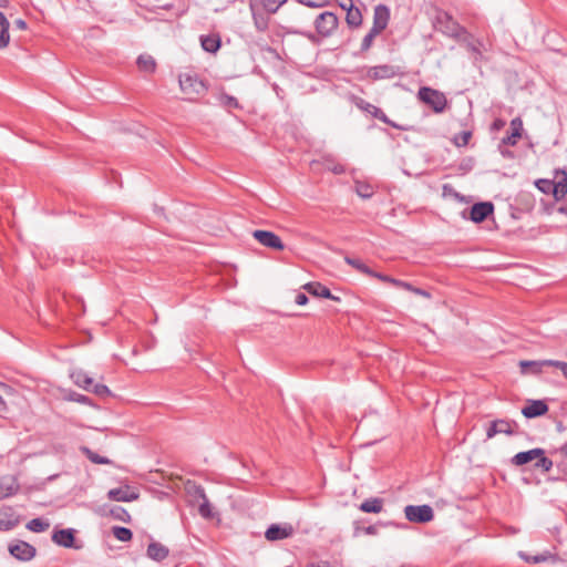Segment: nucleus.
Wrapping results in <instances>:
<instances>
[{
  "label": "nucleus",
  "mask_w": 567,
  "mask_h": 567,
  "mask_svg": "<svg viewBox=\"0 0 567 567\" xmlns=\"http://www.w3.org/2000/svg\"><path fill=\"white\" fill-rule=\"evenodd\" d=\"M288 0H249L255 28L265 32L269 27L268 14L276 13Z\"/></svg>",
  "instance_id": "nucleus-1"
},
{
  "label": "nucleus",
  "mask_w": 567,
  "mask_h": 567,
  "mask_svg": "<svg viewBox=\"0 0 567 567\" xmlns=\"http://www.w3.org/2000/svg\"><path fill=\"white\" fill-rule=\"evenodd\" d=\"M511 462L515 466L534 463V467L543 472H549L553 467V461L548 458L545 455V451L539 447L519 452L512 457Z\"/></svg>",
  "instance_id": "nucleus-2"
},
{
  "label": "nucleus",
  "mask_w": 567,
  "mask_h": 567,
  "mask_svg": "<svg viewBox=\"0 0 567 567\" xmlns=\"http://www.w3.org/2000/svg\"><path fill=\"white\" fill-rule=\"evenodd\" d=\"M417 99L431 107L435 113L444 112L447 106V100L444 93L429 86H422L419 89Z\"/></svg>",
  "instance_id": "nucleus-3"
},
{
  "label": "nucleus",
  "mask_w": 567,
  "mask_h": 567,
  "mask_svg": "<svg viewBox=\"0 0 567 567\" xmlns=\"http://www.w3.org/2000/svg\"><path fill=\"white\" fill-rule=\"evenodd\" d=\"M358 72L360 79L370 81L392 79L399 74L398 70L390 64L363 66Z\"/></svg>",
  "instance_id": "nucleus-4"
},
{
  "label": "nucleus",
  "mask_w": 567,
  "mask_h": 567,
  "mask_svg": "<svg viewBox=\"0 0 567 567\" xmlns=\"http://www.w3.org/2000/svg\"><path fill=\"white\" fill-rule=\"evenodd\" d=\"M179 86L184 94L189 99H195L203 95L207 87L205 83L197 78V75L182 74L179 76Z\"/></svg>",
  "instance_id": "nucleus-5"
},
{
  "label": "nucleus",
  "mask_w": 567,
  "mask_h": 567,
  "mask_svg": "<svg viewBox=\"0 0 567 567\" xmlns=\"http://www.w3.org/2000/svg\"><path fill=\"white\" fill-rule=\"evenodd\" d=\"M338 24L337 14L330 11L320 13L315 20L316 30L323 38L330 37L337 30Z\"/></svg>",
  "instance_id": "nucleus-6"
},
{
  "label": "nucleus",
  "mask_w": 567,
  "mask_h": 567,
  "mask_svg": "<svg viewBox=\"0 0 567 567\" xmlns=\"http://www.w3.org/2000/svg\"><path fill=\"white\" fill-rule=\"evenodd\" d=\"M405 518L412 523H429L434 514L430 505H408L404 508Z\"/></svg>",
  "instance_id": "nucleus-7"
},
{
  "label": "nucleus",
  "mask_w": 567,
  "mask_h": 567,
  "mask_svg": "<svg viewBox=\"0 0 567 567\" xmlns=\"http://www.w3.org/2000/svg\"><path fill=\"white\" fill-rule=\"evenodd\" d=\"M252 237L262 246L275 250H282L285 248L280 237L272 231L255 230Z\"/></svg>",
  "instance_id": "nucleus-8"
},
{
  "label": "nucleus",
  "mask_w": 567,
  "mask_h": 567,
  "mask_svg": "<svg viewBox=\"0 0 567 567\" xmlns=\"http://www.w3.org/2000/svg\"><path fill=\"white\" fill-rule=\"evenodd\" d=\"M9 553L21 561H29L35 556V548L27 542L18 540L9 545Z\"/></svg>",
  "instance_id": "nucleus-9"
},
{
  "label": "nucleus",
  "mask_w": 567,
  "mask_h": 567,
  "mask_svg": "<svg viewBox=\"0 0 567 567\" xmlns=\"http://www.w3.org/2000/svg\"><path fill=\"white\" fill-rule=\"evenodd\" d=\"M21 516L12 508L3 506L0 508V532H8L20 524Z\"/></svg>",
  "instance_id": "nucleus-10"
},
{
  "label": "nucleus",
  "mask_w": 567,
  "mask_h": 567,
  "mask_svg": "<svg viewBox=\"0 0 567 567\" xmlns=\"http://www.w3.org/2000/svg\"><path fill=\"white\" fill-rule=\"evenodd\" d=\"M355 106L369 114H371L373 117L382 121L385 124H389L393 127H398L396 124H394L390 118L385 115V113L378 106L364 101L363 99H357Z\"/></svg>",
  "instance_id": "nucleus-11"
},
{
  "label": "nucleus",
  "mask_w": 567,
  "mask_h": 567,
  "mask_svg": "<svg viewBox=\"0 0 567 567\" xmlns=\"http://www.w3.org/2000/svg\"><path fill=\"white\" fill-rule=\"evenodd\" d=\"M548 412V405L543 400H528L522 409V414L527 419L542 416Z\"/></svg>",
  "instance_id": "nucleus-12"
},
{
  "label": "nucleus",
  "mask_w": 567,
  "mask_h": 567,
  "mask_svg": "<svg viewBox=\"0 0 567 567\" xmlns=\"http://www.w3.org/2000/svg\"><path fill=\"white\" fill-rule=\"evenodd\" d=\"M494 210V206L489 202L476 203L471 207L470 218L474 223H481L487 218Z\"/></svg>",
  "instance_id": "nucleus-13"
},
{
  "label": "nucleus",
  "mask_w": 567,
  "mask_h": 567,
  "mask_svg": "<svg viewBox=\"0 0 567 567\" xmlns=\"http://www.w3.org/2000/svg\"><path fill=\"white\" fill-rule=\"evenodd\" d=\"M302 288L313 297H321V298L331 299L334 301L340 300V298L337 296H333L331 293V291L326 286H323L322 284L317 282V281L307 282L306 285L302 286Z\"/></svg>",
  "instance_id": "nucleus-14"
},
{
  "label": "nucleus",
  "mask_w": 567,
  "mask_h": 567,
  "mask_svg": "<svg viewBox=\"0 0 567 567\" xmlns=\"http://www.w3.org/2000/svg\"><path fill=\"white\" fill-rule=\"evenodd\" d=\"M390 11L386 6L379 4L374 8L372 28L382 32L389 23Z\"/></svg>",
  "instance_id": "nucleus-15"
},
{
  "label": "nucleus",
  "mask_w": 567,
  "mask_h": 567,
  "mask_svg": "<svg viewBox=\"0 0 567 567\" xmlns=\"http://www.w3.org/2000/svg\"><path fill=\"white\" fill-rule=\"evenodd\" d=\"M292 533L293 528L291 525L279 526L274 524L268 527V529L265 533V536L268 540L274 542L288 538L292 535Z\"/></svg>",
  "instance_id": "nucleus-16"
},
{
  "label": "nucleus",
  "mask_w": 567,
  "mask_h": 567,
  "mask_svg": "<svg viewBox=\"0 0 567 567\" xmlns=\"http://www.w3.org/2000/svg\"><path fill=\"white\" fill-rule=\"evenodd\" d=\"M74 539V530L72 528L59 529L52 535L53 543L64 548L75 547Z\"/></svg>",
  "instance_id": "nucleus-17"
},
{
  "label": "nucleus",
  "mask_w": 567,
  "mask_h": 567,
  "mask_svg": "<svg viewBox=\"0 0 567 567\" xmlns=\"http://www.w3.org/2000/svg\"><path fill=\"white\" fill-rule=\"evenodd\" d=\"M512 133L503 138V144L515 146L523 133V121L520 117H515L511 121Z\"/></svg>",
  "instance_id": "nucleus-18"
},
{
  "label": "nucleus",
  "mask_w": 567,
  "mask_h": 567,
  "mask_svg": "<svg viewBox=\"0 0 567 567\" xmlns=\"http://www.w3.org/2000/svg\"><path fill=\"white\" fill-rule=\"evenodd\" d=\"M465 47L472 53L475 62L484 60V52L487 51V48L481 40L470 39L466 41Z\"/></svg>",
  "instance_id": "nucleus-19"
},
{
  "label": "nucleus",
  "mask_w": 567,
  "mask_h": 567,
  "mask_svg": "<svg viewBox=\"0 0 567 567\" xmlns=\"http://www.w3.org/2000/svg\"><path fill=\"white\" fill-rule=\"evenodd\" d=\"M179 484L183 485L186 496H205V488L195 481L178 478L175 485L179 487Z\"/></svg>",
  "instance_id": "nucleus-20"
},
{
  "label": "nucleus",
  "mask_w": 567,
  "mask_h": 567,
  "mask_svg": "<svg viewBox=\"0 0 567 567\" xmlns=\"http://www.w3.org/2000/svg\"><path fill=\"white\" fill-rule=\"evenodd\" d=\"M553 196L556 200L563 199L567 194V174L563 172L556 176V181H553Z\"/></svg>",
  "instance_id": "nucleus-21"
},
{
  "label": "nucleus",
  "mask_w": 567,
  "mask_h": 567,
  "mask_svg": "<svg viewBox=\"0 0 567 567\" xmlns=\"http://www.w3.org/2000/svg\"><path fill=\"white\" fill-rule=\"evenodd\" d=\"M349 6L341 3L343 9H347L346 20L350 27H359L362 23V14L358 8H354L351 0H348Z\"/></svg>",
  "instance_id": "nucleus-22"
},
{
  "label": "nucleus",
  "mask_w": 567,
  "mask_h": 567,
  "mask_svg": "<svg viewBox=\"0 0 567 567\" xmlns=\"http://www.w3.org/2000/svg\"><path fill=\"white\" fill-rule=\"evenodd\" d=\"M18 492V484L12 476L0 478V496H13Z\"/></svg>",
  "instance_id": "nucleus-23"
},
{
  "label": "nucleus",
  "mask_w": 567,
  "mask_h": 567,
  "mask_svg": "<svg viewBox=\"0 0 567 567\" xmlns=\"http://www.w3.org/2000/svg\"><path fill=\"white\" fill-rule=\"evenodd\" d=\"M147 556L156 561H162L168 556V549L159 543H151L147 547Z\"/></svg>",
  "instance_id": "nucleus-24"
},
{
  "label": "nucleus",
  "mask_w": 567,
  "mask_h": 567,
  "mask_svg": "<svg viewBox=\"0 0 567 567\" xmlns=\"http://www.w3.org/2000/svg\"><path fill=\"white\" fill-rule=\"evenodd\" d=\"M71 377L78 386L83 388L86 391L91 390V386L93 385V379L89 377L87 373L79 370L73 372Z\"/></svg>",
  "instance_id": "nucleus-25"
},
{
  "label": "nucleus",
  "mask_w": 567,
  "mask_h": 567,
  "mask_svg": "<svg viewBox=\"0 0 567 567\" xmlns=\"http://www.w3.org/2000/svg\"><path fill=\"white\" fill-rule=\"evenodd\" d=\"M9 28L10 23L8 19L0 12V49L6 48L10 42Z\"/></svg>",
  "instance_id": "nucleus-26"
},
{
  "label": "nucleus",
  "mask_w": 567,
  "mask_h": 567,
  "mask_svg": "<svg viewBox=\"0 0 567 567\" xmlns=\"http://www.w3.org/2000/svg\"><path fill=\"white\" fill-rule=\"evenodd\" d=\"M200 43L205 51L215 53L220 47V39L218 35H203Z\"/></svg>",
  "instance_id": "nucleus-27"
},
{
  "label": "nucleus",
  "mask_w": 567,
  "mask_h": 567,
  "mask_svg": "<svg viewBox=\"0 0 567 567\" xmlns=\"http://www.w3.org/2000/svg\"><path fill=\"white\" fill-rule=\"evenodd\" d=\"M137 66L143 72L152 73L155 71L156 62L152 55L142 54L137 59Z\"/></svg>",
  "instance_id": "nucleus-28"
},
{
  "label": "nucleus",
  "mask_w": 567,
  "mask_h": 567,
  "mask_svg": "<svg viewBox=\"0 0 567 567\" xmlns=\"http://www.w3.org/2000/svg\"><path fill=\"white\" fill-rule=\"evenodd\" d=\"M359 508L365 513H380L383 508V499L382 498H371L369 501L363 502Z\"/></svg>",
  "instance_id": "nucleus-29"
},
{
  "label": "nucleus",
  "mask_w": 567,
  "mask_h": 567,
  "mask_svg": "<svg viewBox=\"0 0 567 567\" xmlns=\"http://www.w3.org/2000/svg\"><path fill=\"white\" fill-rule=\"evenodd\" d=\"M546 361H520L519 365L523 372L540 373L544 367H549Z\"/></svg>",
  "instance_id": "nucleus-30"
},
{
  "label": "nucleus",
  "mask_w": 567,
  "mask_h": 567,
  "mask_svg": "<svg viewBox=\"0 0 567 567\" xmlns=\"http://www.w3.org/2000/svg\"><path fill=\"white\" fill-rule=\"evenodd\" d=\"M204 502L198 505V513L203 518L214 519L218 516L213 505L208 502V498H203Z\"/></svg>",
  "instance_id": "nucleus-31"
},
{
  "label": "nucleus",
  "mask_w": 567,
  "mask_h": 567,
  "mask_svg": "<svg viewBox=\"0 0 567 567\" xmlns=\"http://www.w3.org/2000/svg\"><path fill=\"white\" fill-rule=\"evenodd\" d=\"M50 527V523L43 518H33L27 524V528L33 533L45 532Z\"/></svg>",
  "instance_id": "nucleus-32"
},
{
  "label": "nucleus",
  "mask_w": 567,
  "mask_h": 567,
  "mask_svg": "<svg viewBox=\"0 0 567 567\" xmlns=\"http://www.w3.org/2000/svg\"><path fill=\"white\" fill-rule=\"evenodd\" d=\"M518 555L524 561L529 563V564L544 563V561H547L551 557V555L548 551H545L544 554H539V555H529L524 551H519Z\"/></svg>",
  "instance_id": "nucleus-33"
},
{
  "label": "nucleus",
  "mask_w": 567,
  "mask_h": 567,
  "mask_svg": "<svg viewBox=\"0 0 567 567\" xmlns=\"http://www.w3.org/2000/svg\"><path fill=\"white\" fill-rule=\"evenodd\" d=\"M354 187L355 193L362 198H370L374 194L372 185L367 182L357 181Z\"/></svg>",
  "instance_id": "nucleus-34"
},
{
  "label": "nucleus",
  "mask_w": 567,
  "mask_h": 567,
  "mask_svg": "<svg viewBox=\"0 0 567 567\" xmlns=\"http://www.w3.org/2000/svg\"><path fill=\"white\" fill-rule=\"evenodd\" d=\"M344 261L352 266L354 269H357L358 271L367 275V276H370L372 274V269L369 268L362 260L358 259V258H351V257H346L344 258Z\"/></svg>",
  "instance_id": "nucleus-35"
},
{
  "label": "nucleus",
  "mask_w": 567,
  "mask_h": 567,
  "mask_svg": "<svg viewBox=\"0 0 567 567\" xmlns=\"http://www.w3.org/2000/svg\"><path fill=\"white\" fill-rule=\"evenodd\" d=\"M106 496H138L137 492L128 485H123L118 488H112L107 492Z\"/></svg>",
  "instance_id": "nucleus-36"
},
{
  "label": "nucleus",
  "mask_w": 567,
  "mask_h": 567,
  "mask_svg": "<svg viewBox=\"0 0 567 567\" xmlns=\"http://www.w3.org/2000/svg\"><path fill=\"white\" fill-rule=\"evenodd\" d=\"M112 533L114 537L120 542H128L132 539L133 536L132 532L128 528L121 526H114L112 528Z\"/></svg>",
  "instance_id": "nucleus-37"
},
{
  "label": "nucleus",
  "mask_w": 567,
  "mask_h": 567,
  "mask_svg": "<svg viewBox=\"0 0 567 567\" xmlns=\"http://www.w3.org/2000/svg\"><path fill=\"white\" fill-rule=\"evenodd\" d=\"M380 33H381L380 31L371 28L370 31L365 34V37L362 40L361 51H363V52L368 51L372 47L375 37L379 35Z\"/></svg>",
  "instance_id": "nucleus-38"
},
{
  "label": "nucleus",
  "mask_w": 567,
  "mask_h": 567,
  "mask_svg": "<svg viewBox=\"0 0 567 567\" xmlns=\"http://www.w3.org/2000/svg\"><path fill=\"white\" fill-rule=\"evenodd\" d=\"M495 422H496L498 434L503 433V434L512 435L514 433V430H513V426L515 424L514 422L508 421V420H496Z\"/></svg>",
  "instance_id": "nucleus-39"
},
{
  "label": "nucleus",
  "mask_w": 567,
  "mask_h": 567,
  "mask_svg": "<svg viewBox=\"0 0 567 567\" xmlns=\"http://www.w3.org/2000/svg\"><path fill=\"white\" fill-rule=\"evenodd\" d=\"M109 514L112 515L115 519L124 523L130 520V514L121 506H114L110 508Z\"/></svg>",
  "instance_id": "nucleus-40"
},
{
  "label": "nucleus",
  "mask_w": 567,
  "mask_h": 567,
  "mask_svg": "<svg viewBox=\"0 0 567 567\" xmlns=\"http://www.w3.org/2000/svg\"><path fill=\"white\" fill-rule=\"evenodd\" d=\"M471 137L472 133L470 131H463L454 136L453 143L457 147H464L468 144Z\"/></svg>",
  "instance_id": "nucleus-41"
},
{
  "label": "nucleus",
  "mask_w": 567,
  "mask_h": 567,
  "mask_svg": "<svg viewBox=\"0 0 567 567\" xmlns=\"http://www.w3.org/2000/svg\"><path fill=\"white\" fill-rule=\"evenodd\" d=\"M84 452H85L87 458L95 464H109L110 463L109 458L101 456L97 453H95L89 449H84Z\"/></svg>",
  "instance_id": "nucleus-42"
},
{
  "label": "nucleus",
  "mask_w": 567,
  "mask_h": 567,
  "mask_svg": "<svg viewBox=\"0 0 567 567\" xmlns=\"http://www.w3.org/2000/svg\"><path fill=\"white\" fill-rule=\"evenodd\" d=\"M90 391L99 396H106V395H110V393H111L106 385L101 384V383H94V382H93V385L91 386Z\"/></svg>",
  "instance_id": "nucleus-43"
},
{
  "label": "nucleus",
  "mask_w": 567,
  "mask_h": 567,
  "mask_svg": "<svg viewBox=\"0 0 567 567\" xmlns=\"http://www.w3.org/2000/svg\"><path fill=\"white\" fill-rule=\"evenodd\" d=\"M551 185H553V181H549V179H539L536 182L537 188L545 194H549V193L553 194Z\"/></svg>",
  "instance_id": "nucleus-44"
},
{
  "label": "nucleus",
  "mask_w": 567,
  "mask_h": 567,
  "mask_svg": "<svg viewBox=\"0 0 567 567\" xmlns=\"http://www.w3.org/2000/svg\"><path fill=\"white\" fill-rule=\"evenodd\" d=\"M379 526H385V524L380 523V524H375V525H369L362 529L357 527L354 535L357 536L360 530H362L365 535H377L378 530H379Z\"/></svg>",
  "instance_id": "nucleus-45"
},
{
  "label": "nucleus",
  "mask_w": 567,
  "mask_h": 567,
  "mask_svg": "<svg viewBox=\"0 0 567 567\" xmlns=\"http://www.w3.org/2000/svg\"><path fill=\"white\" fill-rule=\"evenodd\" d=\"M545 363H548L549 367H555L559 369L563 375L567 379V362L557 361V360H547Z\"/></svg>",
  "instance_id": "nucleus-46"
},
{
  "label": "nucleus",
  "mask_w": 567,
  "mask_h": 567,
  "mask_svg": "<svg viewBox=\"0 0 567 567\" xmlns=\"http://www.w3.org/2000/svg\"><path fill=\"white\" fill-rule=\"evenodd\" d=\"M300 3L310 8H321L329 3V0H298Z\"/></svg>",
  "instance_id": "nucleus-47"
},
{
  "label": "nucleus",
  "mask_w": 567,
  "mask_h": 567,
  "mask_svg": "<svg viewBox=\"0 0 567 567\" xmlns=\"http://www.w3.org/2000/svg\"><path fill=\"white\" fill-rule=\"evenodd\" d=\"M370 277H373V278H377L383 282H386V284H390V285H393V281H395V278H392L388 275H383V274H380V272H375L372 270V274L370 275Z\"/></svg>",
  "instance_id": "nucleus-48"
},
{
  "label": "nucleus",
  "mask_w": 567,
  "mask_h": 567,
  "mask_svg": "<svg viewBox=\"0 0 567 567\" xmlns=\"http://www.w3.org/2000/svg\"><path fill=\"white\" fill-rule=\"evenodd\" d=\"M496 434H498L496 422L493 421L489 426L486 430V436L487 439L494 437Z\"/></svg>",
  "instance_id": "nucleus-49"
},
{
  "label": "nucleus",
  "mask_w": 567,
  "mask_h": 567,
  "mask_svg": "<svg viewBox=\"0 0 567 567\" xmlns=\"http://www.w3.org/2000/svg\"><path fill=\"white\" fill-rule=\"evenodd\" d=\"M393 286L396 288H402L408 291H410L412 289V285L410 282L399 280V279H395V281H393Z\"/></svg>",
  "instance_id": "nucleus-50"
},
{
  "label": "nucleus",
  "mask_w": 567,
  "mask_h": 567,
  "mask_svg": "<svg viewBox=\"0 0 567 567\" xmlns=\"http://www.w3.org/2000/svg\"><path fill=\"white\" fill-rule=\"evenodd\" d=\"M410 291L424 298H431V293L429 291L421 288H416L414 286H412V289Z\"/></svg>",
  "instance_id": "nucleus-51"
},
{
  "label": "nucleus",
  "mask_w": 567,
  "mask_h": 567,
  "mask_svg": "<svg viewBox=\"0 0 567 567\" xmlns=\"http://www.w3.org/2000/svg\"><path fill=\"white\" fill-rule=\"evenodd\" d=\"M72 400L75 401V402L82 403V404H89L90 403V399L86 395H83V394H74L72 396Z\"/></svg>",
  "instance_id": "nucleus-52"
},
{
  "label": "nucleus",
  "mask_w": 567,
  "mask_h": 567,
  "mask_svg": "<svg viewBox=\"0 0 567 567\" xmlns=\"http://www.w3.org/2000/svg\"><path fill=\"white\" fill-rule=\"evenodd\" d=\"M295 301L299 306H305L308 302V297L305 293H298Z\"/></svg>",
  "instance_id": "nucleus-53"
},
{
  "label": "nucleus",
  "mask_w": 567,
  "mask_h": 567,
  "mask_svg": "<svg viewBox=\"0 0 567 567\" xmlns=\"http://www.w3.org/2000/svg\"><path fill=\"white\" fill-rule=\"evenodd\" d=\"M14 24H16V27H17L18 29H20V30H25V29H27V23H25V21H24V20H22V19H18V20H16V21H14Z\"/></svg>",
  "instance_id": "nucleus-54"
},
{
  "label": "nucleus",
  "mask_w": 567,
  "mask_h": 567,
  "mask_svg": "<svg viewBox=\"0 0 567 567\" xmlns=\"http://www.w3.org/2000/svg\"><path fill=\"white\" fill-rule=\"evenodd\" d=\"M226 102L225 104L228 106H237V100L233 96H225Z\"/></svg>",
  "instance_id": "nucleus-55"
},
{
  "label": "nucleus",
  "mask_w": 567,
  "mask_h": 567,
  "mask_svg": "<svg viewBox=\"0 0 567 567\" xmlns=\"http://www.w3.org/2000/svg\"><path fill=\"white\" fill-rule=\"evenodd\" d=\"M560 452L567 457V442L561 445Z\"/></svg>",
  "instance_id": "nucleus-56"
},
{
  "label": "nucleus",
  "mask_w": 567,
  "mask_h": 567,
  "mask_svg": "<svg viewBox=\"0 0 567 567\" xmlns=\"http://www.w3.org/2000/svg\"><path fill=\"white\" fill-rule=\"evenodd\" d=\"M308 567H330V566H329L327 563H323V564H321V565H313V564H312V565H310V566H308Z\"/></svg>",
  "instance_id": "nucleus-57"
},
{
  "label": "nucleus",
  "mask_w": 567,
  "mask_h": 567,
  "mask_svg": "<svg viewBox=\"0 0 567 567\" xmlns=\"http://www.w3.org/2000/svg\"><path fill=\"white\" fill-rule=\"evenodd\" d=\"M333 172L339 174V173L343 172V168L342 167H334Z\"/></svg>",
  "instance_id": "nucleus-58"
},
{
  "label": "nucleus",
  "mask_w": 567,
  "mask_h": 567,
  "mask_svg": "<svg viewBox=\"0 0 567 567\" xmlns=\"http://www.w3.org/2000/svg\"><path fill=\"white\" fill-rule=\"evenodd\" d=\"M116 501H121V502H128V501H133L134 498H126V497H123V498H115Z\"/></svg>",
  "instance_id": "nucleus-59"
},
{
  "label": "nucleus",
  "mask_w": 567,
  "mask_h": 567,
  "mask_svg": "<svg viewBox=\"0 0 567 567\" xmlns=\"http://www.w3.org/2000/svg\"><path fill=\"white\" fill-rule=\"evenodd\" d=\"M8 3V0H0V7H6Z\"/></svg>",
  "instance_id": "nucleus-60"
},
{
  "label": "nucleus",
  "mask_w": 567,
  "mask_h": 567,
  "mask_svg": "<svg viewBox=\"0 0 567 567\" xmlns=\"http://www.w3.org/2000/svg\"><path fill=\"white\" fill-rule=\"evenodd\" d=\"M4 406V401L2 400V398L0 396V410Z\"/></svg>",
  "instance_id": "nucleus-61"
},
{
  "label": "nucleus",
  "mask_w": 567,
  "mask_h": 567,
  "mask_svg": "<svg viewBox=\"0 0 567 567\" xmlns=\"http://www.w3.org/2000/svg\"><path fill=\"white\" fill-rule=\"evenodd\" d=\"M501 125H503V122H501V121H499V122H495V126H496V127H498V126H501Z\"/></svg>",
  "instance_id": "nucleus-62"
}]
</instances>
